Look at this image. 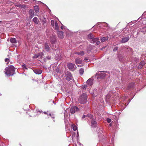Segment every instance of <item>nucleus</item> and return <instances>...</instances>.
I'll list each match as a JSON object with an SVG mask.
<instances>
[{
	"label": "nucleus",
	"mask_w": 146,
	"mask_h": 146,
	"mask_svg": "<svg viewBox=\"0 0 146 146\" xmlns=\"http://www.w3.org/2000/svg\"><path fill=\"white\" fill-rule=\"evenodd\" d=\"M5 74L7 76L13 75L15 74V68L13 66H9L5 69Z\"/></svg>",
	"instance_id": "obj_1"
},
{
	"label": "nucleus",
	"mask_w": 146,
	"mask_h": 146,
	"mask_svg": "<svg viewBox=\"0 0 146 146\" xmlns=\"http://www.w3.org/2000/svg\"><path fill=\"white\" fill-rule=\"evenodd\" d=\"M87 95L85 94H83L80 96L78 99L79 102L82 104L85 103L87 100Z\"/></svg>",
	"instance_id": "obj_2"
},
{
	"label": "nucleus",
	"mask_w": 146,
	"mask_h": 146,
	"mask_svg": "<svg viewBox=\"0 0 146 146\" xmlns=\"http://www.w3.org/2000/svg\"><path fill=\"white\" fill-rule=\"evenodd\" d=\"M106 74L101 73V72L97 73L96 74V77L97 79L98 78L103 79L106 76Z\"/></svg>",
	"instance_id": "obj_3"
},
{
	"label": "nucleus",
	"mask_w": 146,
	"mask_h": 146,
	"mask_svg": "<svg viewBox=\"0 0 146 146\" xmlns=\"http://www.w3.org/2000/svg\"><path fill=\"white\" fill-rule=\"evenodd\" d=\"M79 111L78 108L76 106H72L70 109V111L71 113H74L78 111Z\"/></svg>",
	"instance_id": "obj_4"
},
{
	"label": "nucleus",
	"mask_w": 146,
	"mask_h": 146,
	"mask_svg": "<svg viewBox=\"0 0 146 146\" xmlns=\"http://www.w3.org/2000/svg\"><path fill=\"white\" fill-rule=\"evenodd\" d=\"M67 66L68 68L71 70H74L76 68V65L72 63L68 64L67 65Z\"/></svg>",
	"instance_id": "obj_5"
},
{
	"label": "nucleus",
	"mask_w": 146,
	"mask_h": 146,
	"mask_svg": "<svg viewBox=\"0 0 146 146\" xmlns=\"http://www.w3.org/2000/svg\"><path fill=\"white\" fill-rule=\"evenodd\" d=\"M75 63L78 66H82V60L80 59L77 58L75 59Z\"/></svg>",
	"instance_id": "obj_6"
},
{
	"label": "nucleus",
	"mask_w": 146,
	"mask_h": 146,
	"mask_svg": "<svg viewBox=\"0 0 146 146\" xmlns=\"http://www.w3.org/2000/svg\"><path fill=\"white\" fill-rule=\"evenodd\" d=\"M66 79L70 81L72 80V77L71 73L70 72H67L66 74Z\"/></svg>",
	"instance_id": "obj_7"
},
{
	"label": "nucleus",
	"mask_w": 146,
	"mask_h": 146,
	"mask_svg": "<svg viewBox=\"0 0 146 146\" xmlns=\"http://www.w3.org/2000/svg\"><path fill=\"white\" fill-rule=\"evenodd\" d=\"M130 38L129 36H127L124 37L122 38L121 40V43H125L127 42Z\"/></svg>",
	"instance_id": "obj_8"
},
{
	"label": "nucleus",
	"mask_w": 146,
	"mask_h": 146,
	"mask_svg": "<svg viewBox=\"0 0 146 146\" xmlns=\"http://www.w3.org/2000/svg\"><path fill=\"white\" fill-rule=\"evenodd\" d=\"M58 37L61 38H62L64 37V33L62 31H58L57 32Z\"/></svg>",
	"instance_id": "obj_9"
},
{
	"label": "nucleus",
	"mask_w": 146,
	"mask_h": 146,
	"mask_svg": "<svg viewBox=\"0 0 146 146\" xmlns=\"http://www.w3.org/2000/svg\"><path fill=\"white\" fill-rule=\"evenodd\" d=\"M145 62L144 61H142L141 62H140L139 65L138 66V68L139 69H141L143 66H144V65L145 64Z\"/></svg>",
	"instance_id": "obj_10"
},
{
	"label": "nucleus",
	"mask_w": 146,
	"mask_h": 146,
	"mask_svg": "<svg viewBox=\"0 0 146 146\" xmlns=\"http://www.w3.org/2000/svg\"><path fill=\"white\" fill-rule=\"evenodd\" d=\"M44 49L47 51H50V49L48 43H45L44 45Z\"/></svg>",
	"instance_id": "obj_11"
},
{
	"label": "nucleus",
	"mask_w": 146,
	"mask_h": 146,
	"mask_svg": "<svg viewBox=\"0 0 146 146\" xmlns=\"http://www.w3.org/2000/svg\"><path fill=\"white\" fill-rule=\"evenodd\" d=\"M34 72L36 74H39L42 72V70H41L37 69L34 70Z\"/></svg>",
	"instance_id": "obj_12"
},
{
	"label": "nucleus",
	"mask_w": 146,
	"mask_h": 146,
	"mask_svg": "<svg viewBox=\"0 0 146 146\" xmlns=\"http://www.w3.org/2000/svg\"><path fill=\"white\" fill-rule=\"evenodd\" d=\"M92 127L95 128L97 125V122L94 120L92 119Z\"/></svg>",
	"instance_id": "obj_13"
},
{
	"label": "nucleus",
	"mask_w": 146,
	"mask_h": 146,
	"mask_svg": "<svg viewBox=\"0 0 146 146\" xmlns=\"http://www.w3.org/2000/svg\"><path fill=\"white\" fill-rule=\"evenodd\" d=\"M86 86L90 87L91 85V78H90L86 82Z\"/></svg>",
	"instance_id": "obj_14"
},
{
	"label": "nucleus",
	"mask_w": 146,
	"mask_h": 146,
	"mask_svg": "<svg viewBox=\"0 0 146 146\" xmlns=\"http://www.w3.org/2000/svg\"><path fill=\"white\" fill-rule=\"evenodd\" d=\"M56 37L54 35H53L50 38V41L52 43H54L56 41Z\"/></svg>",
	"instance_id": "obj_15"
},
{
	"label": "nucleus",
	"mask_w": 146,
	"mask_h": 146,
	"mask_svg": "<svg viewBox=\"0 0 146 146\" xmlns=\"http://www.w3.org/2000/svg\"><path fill=\"white\" fill-rule=\"evenodd\" d=\"M29 13L30 14L31 18H32L35 15V12L34 10H29Z\"/></svg>",
	"instance_id": "obj_16"
},
{
	"label": "nucleus",
	"mask_w": 146,
	"mask_h": 146,
	"mask_svg": "<svg viewBox=\"0 0 146 146\" xmlns=\"http://www.w3.org/2000/svg\"><path fill=\"white\" fill-rule=\"evenodd\" d=\"M74 54H77L81 56L83 55L84 54V52L83 51H81L80 52H74Z\"/></svg>",
	"instance_id": "obj_17"
},
{
	"label": "nucleus",
	"mask_w": 146,
	"mask_h": 146,
	"mask_svg": "<svg viewBox=\"0 0 146 146\" xmlns=\"http://www.w3.org/2000/svg\"><path fill=\"white\" fill-rule=\"evenodd\" d=\"M33 22L36 24H38L39 21L38 19L36 17H35L33 19Z\"/></svg>",
	"instance_id": "obj_18"
},
{
	"label": "nucleus",
	"mask_w": 146,
	"mask_h": 146,
	"mask_svg": "<svg viewBox=\"0 0 146 146\" xmlns=\"http://www.w3.org/2000/svg\"><path fill=\"white\" fill-rule=\"evenodd\" d=\"M108 38V36H106V37H102L101 38V41L103 42H104L105 41L107 40Z\"/></svg>",
	"instance_id": "obj_19"
},
{
	"label": "nucleus",
	"mask_w": 146,
	"mask_h": 146,
	"mask_svg": "<svg viewBox=\"0 0 146 146\" xmlns=\"http://www.w3.org/2000/svg\"><path fill=\"white\" fill-rule=\"evenodd\" d=\"M10 42L12 43H15L17 42V40L15 38H11L10 39Z\"/></svg>",
	"instance_id": "obj_20"
},
{
	"label": "nucleus",
	"mask_w": 146,
	"mask_h": 146,
	"mask_svg": "<svg viewBox=\"0 0 146 146\" xmlns=\"http://www.w3.org/2000/svg\"><path fill=\"white\" fill-rule=\"evenodd\" d=\"M54 29L56 30H58L59 29L58 24L56 22L54 23Z\"/></svg>",
	"instance_id": "obj_21"
},
{
	"label": "nucleus",
	"mask_w": 146,
	"mask_h": 146,
	"mask_svg": "<svg viewBox=\"0 0 146 146\" xmlns=\"http://www.w3.org/2000/svg\"><path fill=\"white\" fill-rule=\"evenodd\" d=\"M84 72V70L82 68H81L79 70V73L80 74L82 75Z\"/></svg>",
	"instance_id": "obj_22"
},
{
	"label": "nucleus",
	"mask_w": 146,
	"mask_h": 146,
	"mask_svg": "<svg viewBox=\"0 0 146 146\" xmlns=\"http://www.w3.org/2000/svg\"><path fill=\"white\" fill-rule=\"evenodd\" d=\"M93 38L94 37H92V43L93 42L94 43H95L96 42L97 40H98V38Z\"/></svg>",
	"instance_id": "obj_23"
},
{
	"label": "nucleus",
	"mask_w": 146,
	"mask_h": 146,
	"mask_svg": "<svg viewBox=\"0 0 146 146\" xmlns=\"http://www.w3.org/2000/svg\"><path fill=\"white\" fill-rule=\"evenodd\" d=\"M48 115H49L52 118L54 119L55 118V115L51 112H49L48 113Z\"/></svg>",
	"instance_id": "obj_24"
},
{
	"label": "nucleus",
	"mask_w": 146,
	"mask_h": 146,
	"mask_svg": "<svg viewBox=\"0 0 146 146\" xmlns=\"http://www.w3.org/2000/svg\"><path fill=\"white\" fill-rule=\"evenodd\" d=\"M17 6L19 7L20 8H26V6L24 5H17Z\"/></svg>",
	"instance_id": "obj_25"
},
{
	"label": "nucleus",
	"mask_w": 146,
	"mask_h": 146,
	"mask_svg": "<svg viewBox=\"0 0 146 146\" xmlns=\"http://www.w3.org/2000/svg\"><path fill=\"white\" fill-rule=\"evenodd\" d=\"M134 85V84L133 83H132L129 85L128 86V88L129 89V88H132L133 87Z\"/></svg>",
	"instance_id": "obj_26"
},
{
	"label": "nucleus",
	"mask_w": 146,
	"mask_h": 146,
	"mask_svg": "<svg viewBox=\"0 0 146 146\" xmlns=\"http://www.w3.org/2000/svg\"><path fill=\"white\" fill-rule=\"evenodd\" d=\"M42 22L43 24H44L46 23V19L44 18V17H43V19L42 20Z\"/></svg>",
	"instance_id": "obj_27"
},
{
	"label": "nucleus",
	"mask_w": 146,
	"mask_h": 146,
	"mask_svg": "<svg viewBox=\"0 0 146 146\" xmlns=\"http://www.w3.org/2000/svg\"><path fill=\"white\" fill-rule=\"evenodd\" d=\"M77 127L76 126L74 125L73 126V129L74 131H76L77 130Z\"/></svg>",
	"instance_id": "obj_28"
},
{
	"label": "nucleus",
	"mask_w": 146,
	"mask_h": 146,
	"mask_svg": "<svg viewBox=\"0 0 146 146\" xmlns=\"http://www.w3.org/2000/svg\"><path fill=\"white\" fill-rule=\"evenodd\" d=\"M22 67L24 69H27V68L25 64H24L22 65Z\"/></svg>",
	"instance_id": "obj_29"
},
{
	"label": "nucleus",
	"mask_w": 146,
	"mask_h": 146,
	"mask_svg": "<svg viewBox=\"0 0 146 146\" xmlns=\"http://www.w3.org/2000/svg\"><path fill=\"white\" fill-rule=\"evenodd\" d=\"M87 86H86V85H84V86H82L81 87V89L82 90H83L84 89H85L87 87Z\"/></svg>",
	"instance_id": "obj_30"
},
{
	"label": "nucleus",
	"mask_w": 146,
	"mask_h": 146,
	"mask_svg": "<svg viewBox=\"0 0 146 146\" xmlns=\"http://www.w3.org/2000/svg\"><path fill=\"white\" fill-rule=\"evenodd\" d=\"M7 10V11H5L6 13L8 14L10 13H11L10 12L11 10Z\"/></svg>",
	"instance_id": "obj_31"
},
{
	"label": "nucleus",
	"mask_w": 146,
	"mask_h": 146,
	"mask_svg": "<svg viewBox=\"0 0 146 146\" xmlns=\"http://www.w3.org/2000/svg\"><path fill=\"white\" fill-rule=\"evenodd\" d=\"M54 20H52L51 21V24L52 26H54Z\"/></svg>",
	"instance_id": "obj_32"
},
{
	"label": "nucleus",
	"mask_w": 146,
	"mask_h": 146,
	"mask_svg": "<svg viewBox=\"0 0 146 146\" xmlns=\"http://www.w3.org/2000/svg\"><path fill=\"white\" fill-rule=\"evenodd\" d=\"M107 121L108 123H110L111 121V119L109 118H107Z\"/></svg>",
	"instance_id": "obj_33"
},
{
	"label": "nucleus",
	"mask_w": 146,
	"mask_h": 146,
	"mask_svg": "<svg viewBox=\"0 0 146 146\" xmlns=\"http://www.w3.org/2000/svg\"><path fill=\"white\" fill-rule=\"evenodd\" d=\"M38 6L37 5H36L34 6V9H38Z\"/></svg>",
	"instance_id": "obj_34"
},
{
	"label": "nucleus",
	"mask_w": 146,
	"mask_h": 146,
	"mask_svg": "<svg viewBox=\"0 0 146 146\" xmlns=\"http://www.w3.org/2000/svg\"><path fill=\"white\" fill-rule=\"evenodd\" d=\"M89 60V58H88L86 57L84 59V61H88Z\"/></svg>",
	"instance_id": "obj_35"
},
{
	"label": "nucleus",
	"mask_w": 146,
	"mask_h": 146,
	"mask_svg": "<svg viewBox=\"0 0 146 146\" xmlns=\"http://www.w3.org/2000/svg\"><path fill=\"white\" fill-rule=\"evenodd\" d=\"M5 61L6 62H9V59L8 58H6L5 59Z\"/></svg>",
	"instance_id": "obj_36"
},
{
	"label": "nucleus",
	"mask_w": 146,
	"mask_h": 146,
	"mask_svg": "<svg viewBox=\"0 0 146 146\" xmlns=\"http://www.w3.org/2000/svg\"><path fill=\"white\" fill-rule=\"evenodd\" d=\"M117 49H118V47H115V48H114L113 50L114 51H115L117 50Z\"/></svg>",
	"instance_id": "obj_37"
},
{
	"label": "nucleus",
	"mask_w": 146,
	"mask_h": 146,
	"mask_svg": "<svg viewBox=\"0 0 146 146\" xmlns=\"http://www.w3.org/2000/svg\"><path fill=\"white\" fill-rule=\"evenodd\" d=\"M88 37L90 39H91V34H90L88 35Z\"/></svg>",
	"instance_id": "obj_38"
},
{
	"label": "nucleus",
	"mask_w": 146,
	"mask_h": 146,
	"mask_svg": "<svg viewBox=\"0 0 146 146\" xmlns=\"http://www.w3.org/2000/svg\"><path fill=\"white\" fill-rule=\"evenodd\" d=\"M96 42L97 45H98L100 44V41H99V40H97Z\"/></svg>",
	"instance_id": "obj_39"
},
{
	"label": "nucleus",
	"mask_w": 146,
	"mask_h": 146,
	"mask_svg": "<svg viewBox=\"0 0 146 146\" xmlns=\"http://www.w3.org/2000/svg\"><path fill=\"white\" fill-rule=\"evenodd\" d=\"M49 112H48V111L47 112H45V111H44V114H47V115H48V113Z\"/></svg>",
	"instance_id": "obj_40"
},
{
	"label": "nucleus",
	"mask_w": 146,
	"mask_h": 146,
	"mask_svg": "<svg viewBox=\"0 0 146 146\" xmlns=\"http://www.w3.org/2000/svg\"><path fill=\"white\" fill-rule=\"evenodd\" d=\"M85 117V115H83L82 117V118H84Z\"/></svg>",
	"instance_id": "obj_41"
},
{
	"label": "nucleus",
	"mask_w": 146,
	"mask_h": 146,
	"mask_svg": "<svg viewBox=\"0 0 146 146\" xmlns=\"http://www.w3.org/2000/svg\"><path fill=\"white\" fill-rule=\"evenodd\" d=\"M38 56L36 55H35V56H34V57L35 58H38Z\"/></svg>",
	"instance_id": "obj_42"
},
{
	"label": "nucleus",
	"mask_w": 146,
	"mask_h": 146,
	"mask_svg": "<svg viewBox=\"0 0 146 146\" xmlns=\"http://www.w3.org/2000/svg\"><path fill=\"white\" fill-rule=\"evenodd\" d=\"M138 60L139 59H138V58H136V60H135V61L136 62H137L138 61Z\"/></svg>",
	"instance_id": "obj_43"
},
{
	"label": "nucleus",
	"mask_w": 146,
	"mask_h": 146,
	"mask_svg": "<svg viewBox=\"0 0 146 146\" xmlns=\"http://www.w3.org/2000/svg\"><path fill=\"white\" fill-rule=\"evenodd\" d=\"M61 29H62H62H64V27H63V26H61Z\"/></svg>",
	"instance_id": "obj_44"
},
{
	"label": "nucleus",
	"mask_w": 146,
	"mask_h": 146,
	"mask_svg": "<svg viewBox=\"0 0 146 146\" xmlns=\"http://www.w3.org/2000/svg\"><path fill=\"white\" fill-rule=\"evenodd\" d=\"M38 10H35V12H37L38 11H38Z\"/></svg>",
	"instance_id": "obj_45"
},
{
	"label": "nucleus",
	"mask_w": 146,
	"mask_h": 146,
	"mask_svg": "<svg viewBox=\"0 0 146 146\" xmlns=\"http://www.w3.org/2000/svg\"><path fill=\"white\" fill-rule=\"evenodd\" d=\"M111 123H110V124H109V125L110 126H111Z\"/></svg>",
	"instance_id": "obj_46"
},
{
	"label": "nucleus",
	"mask_w": 146,
	"mask_h": 146,
	"mask_svg": "<svg viewBox=\"0 0 146 146\" xmlns=\"http://www.w3.org/2000/svg\"><path fill=\"white\" fill-rule=\"evenodd\" d=\"M12 3L11 2V1H9V3H8V4H10V3Z\"/></svg>",
	"instance_id": "obj_47"
},
{
	"label": "nucleus",
	"mask_w": 146,
	"mask_h": 146,
	"mask_svg": "<svg viewBox=\"0 0 146 146\" xmlns=\"http://www.w3.org/2000/svg\"><path fill=\"white\" fill-rule=\"evenodd\" d=\"M2 95V94H0V96H1Z\"/></svg>",
	"instance_id": "obj_48"
},
{
	"label": "nucleus",
	"mask_w": 146,
	"mask_h": 146,
	"mask_svg": "<svg viewBox=\"0 0 146 146\" xmlns=\"http://www.w3.org/2000/svg\"><path fill=\"white\" fill-rule=\"evenodd\" d=\"M1 22H2V21H0V23H1Z\"/></svg>",
	"instance_id": "obj_49"
},
{
	"label": "nucleus",
	"mask_w": 146,
	"mask_h": 146,
	"mask_svg": "<svg viewBox=\"0 0 146 146\" xmlns=\"http://www.w3.org/2000/svg\"><path fill=\"white\" fill-rule=\"evenodd\" d=\"M125 28H124L123 31H124L125 30Z\"/></svg>",
	"instance_id": "obj_50"
},
{
	"label": "nucleus",
	"mask_w": 146,
	"mask_h": 146,
	"mask_svg": "<svg viewBox=\"0 0 146 146\" xmlns=\"http://www.w3.org/2000/svg\"><path fill=\"white\" fill-rule=\"evenodd\" d=\"M45 6H46V7H47L46 6V5H45Z\"/></svg>",
	"instance_id": "obj_51"
}]
</instances>
